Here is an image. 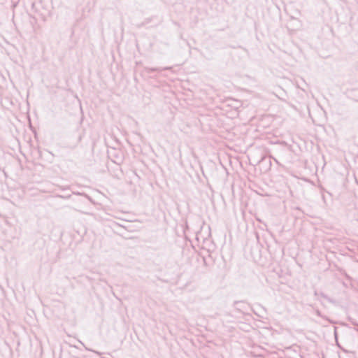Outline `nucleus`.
<instances>
[{
  "label": "nucleus",
  "instance_id": "f257e3e1",
  "mask_svg": "<svg viewBox=\"0 0 358 358\" xmlns=\"http://www.w3.org/2000/svg\"><path fill=\"white\" fill-rule=\"evenodd\" d=\"M155 71H160L159 69H154V68H147V71L148 73H151Z\"/></svg>",
  "mask_w": 358,
  "mask_h": 358
}]
</instances>
